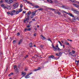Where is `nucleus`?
I'll return each mask as SVG.
<instances>
[{
  "mask_svg": "<svg viewBox=\"0 0 79 79\" xmlns=\"http://www.w3.org/2000/svg\"><path fill=\"white\" fill-rule=\"evenodd\" d=\"M57 50H59V51H61V50L60 49V48H57Z\"/></svg>",
  "mask_w": 79,
  "mask_h": 79,
  "instance_id": "39",
  "label": "nucleus"
},
{
  "mask_svg": "<svg viewBox=\"0 0 79 79\" xmlns=\"http://www.w3.org/2000/svg\"><path fill=\"white\" fill-rule=\"evenodd\" d=\"M40 69H41V68L39 67V68H38L37 69H38V70H40Z\"/></svg>",
  "mask_w": 79,
  "mask_h": 79,
  "instance_id": "45",
  "label": "nucleus"
},
{
  "mask_svg": "<svg viewBox=\"0 0 79 79\" xmlns=\"http://www.w3.org/2000/svg\"><path fill=\"white\" fill-rule=\"evenodd\" d=\"M68 15H70V16H71L72 17H73V18H74V16L73 15V14L71 13H69Z\"/></svg>",
  "mask_w": 79,
  "mask_h": 79,
  "instance_id": "6",
  "label": "nucleus"
},
{
  "mask_svg": "<svg viewBox=\"0 0 79 79\" xmlns=\"http://www.w3.org/2000/svg\"><path fill=\"white\" fill-rule=\"evenodd\" d=\"M26 74V72H23L22 73V76H23V77H24V76Z\"/></svg>",
  "mask_w": 79,
  "mask_h": 79,
  "instance_id": "5",
  "label": "nucleus"
},
{
  "mask_svg": "<svg viewBox=\"0 0 79 79\" xmlns=\"http://www.w3.org/2000/svg\"><path fill=\"white\" fill-rule=\"evenodd\" d=\"M38 10H39V11H40V10H43V9H42V8H40V9H38Z\"/></svg>",
  "mask_w": 79,
  "mask_h": 79,
  "instance_id": "21",
  "label": "nucleus"
},
{
  "mask_svg": "<svg viewBox=\"0 0 79 79\" xmlns=\"http://www.w3.org/2000/svg\"><path fill=\"white\" fill-rule=\"evenodd\" d=\"M12 12L13 13H15V10H13L12 11Z\"/></svg>",
  "mask_w": 79,
  "mask_h": 79,
  "instance_id": "58",
  "label": "nucleus"
},
{
  "mask_svg": "<svg viewBox=\"0 0 79 79\" xmlns=\"http://www.w3.org/2000/svg\"><path fill=\"white\" fill-rule=\"evenodd\" d=\"M13 6H14V9H15L16 8H17V7H16V5L15 4Z\"/></svg>",
  "mask_w": 79,
  "mask_h": 79,
  "instance_id": "17",
  "label": "nucleus"
},
{
  "mask_svg": "<svg viewBox=\"0 0 79 79\" xmlns=\"http://www.w3.org/2000/svg\"><path fill=\"white\" fill-rule=\"evenodd\" d=\"M57 14L58 15H61V13L60 12H57Z\"/></svg>",
  "mask_w": 79,
  "mask_h": 79,
  "instance_id": "34",
  "label": "nucleus"
},
{
  "mask_svg": "<svg viewBox=\"0 0 79 79\" xmlns=\"http://www.w3.org/2000/svg\"><path fill=\"white\" fill-rule=\"evenodd\" d=\"M47 1L49 3H53V2L52 1V0H47Z\"/></svg>",
  "mask_w": 79,
  "mask_h": 79,
  "instance_id": "10",
  "label": "nucleus"
},
{
  "mask_svg": "<svg viewBox=\"0 0 79 79\" xmlns=\"http://www.w3.org/2000/svg\"><path fill=\"white\" fill-rule=\"evenodd\" d=\"M30 77L29 76L27 75L26 77V78H29Z\"/></svg>",
  "mask_w": 79,
  "mask_h": 79,
  "instance_id": "25",
  "label": "nucleus"
},
{
  "mask_svg": "<svg viewBox=\"0 0 79 79\" xmlns=\"http://www.w3.org/2000/svg\"><path fill=\"white\" fill-rule=\"evenodd\" d=\"M35 57H36V58H37V57H38V56H37V55H35Z\"/></svg>",
  "mask_w": 79,
  "mask_h": 79,
  "instance_id": "54",
  "label": "nucleus"
},
{
  "mask_svg": "<svg viewBox=\"0 0 79 79\" xmlns=\"http://www.w3.org/2000/svg\"><path fill=\"white\" fill-rule=\"evenodd\" d=\"M16 43V40H14L13 41V44H15Z\"/></svg>",
  "mask_w": 79,
  "mask_h": 79,
  "instance_id": "35",
  "label": "nucleus"
},
{
  "mask_svg": "<svg viewBox=\"0 0 79 79\" xmlns=\"http://www.w3.org/2000/svg\"><path fill=\"white\" fill-rule=\"evenodd\" d=\"M23 11V9L21 8L20 9H19V13L20 12H21Z\"/></svg>",
  "mask_w": 79,
  "mask_h": 79,
  "instance_id": "16",
  "label": "nucleus"
},
{
  "mask_svg": "<svg viewBox=\"0 0 79 79\" xmlns=\"http://www.w3.org/2000/svg\"><path fill=\"white\" fill-rule=\"evenodd\" d=\"M16 13H17V14H18V13H19V10H17L16 12Z\"/></svg>",
  "mask_w": 79,
  "mask_h": 79,
  "instance_id": "30",
  "label": "nucleus"
},
{
  "mask_svg": "<svg viewBox=\"0 0 79 79\" xmlns=\"http://www.w3.org/2000/svg\"><path fill=\"white\" fill-rule=\"evenodd\" d=\"M76 13H77V14H79V11L77 10Z\"/></svg>",
  "mask_w": 79,
  "mask_h": 79,
  "instance_id": "24",
  "label": "nucleus"
},
{
  "mask_svg": "<svg viewBox=\"0 0 79 79\" xmlns=\"http://www.w3.org/2000/svg\"><path fill=\"white\" fill-rule=\"evenodd\" d=\"M76 13H77V14H79V11L77 10Z\"/></svg>",
  "mask_w": 79,
  "mask_h": 79,
  "instance_id": "23",
  "label": "nucleus"
},
{
  "mask_svg": "<svg viewBox=\"0 0 79 79\" xmlns=\"http://www.w3.org/2000/svg\"><path fill=\"white\" fill-rule=\"evenodd\" d=\"M54 48L55 50H54V51H56L57 50V48H56V47H54V48Z\"/></svg>",
  "mask_w": 79,
  "mask_h": 79,
  "instance_id": "15",
  "label": "nucleus"
},
{
  "mask_svg": "<svg viewBox=\"0 0 79 79\" xmlns=\"http://www.w3.org/2000/svg\"><path fill=\"white\" fill-rule=\"evenodd\" d=\"M62 11H63L64 13H66V14H68V13H67V12H66L65 11H64V10H62Z\"/></svg>",
  "mask_w": 79,
  "mask_h": 79,
  "instance_id": "20",
  "label": "nucleus"
},
{
  "mask_svg": "<svg viewBox=\"0 0 79 79\" xmlns=\"http://www.w3.org/2000/svg\"><path fill=\"white\" fill-rule=\"evenodd\" d=\"M58 42H59V43L60 44V46H62V44H61V42H60V41H58Z\"/></svg>",
  "mask_w": 79,
  "mask_h": 79,
  "instance_id": "27",
  "label": "nucleus"
},
{
  "mask_svg": "<svg viewBox=\"0 0 79 79\" xmlns=\"http://www.w3.org/2000/svg\"><path fill=\"white\" fill-rule=\"evenodd\" d=\"M72 10L74 12V13H76V11H77V10L75 9H72Z\"/></svg>",
  "mask_w": 79,
  "mask_h": 79,
  "instance_id": "7",
  "label": "nucleus"
},
{
  "mask_svg": "<svg viewBox=\"0 0 79 79\" xmlns=\"http://www.w3.org/2000/svg\"><path fill=\"white\" fill-rule=\"evenodd\" d=\"M25 71H27V69L25 68Z\"/></svg>",
  "mask_w": 79,
  "mask_h": 79,
  "instance_id": "63",
  "label": "nucleus"
},
{
  "mask_svg": "<svg viewBox=\"0 0 79 79\" xmlns=\"http://www.w3.org/2000/svg\"><path fill=\"white\" fill-rule=\"evenodd\" d=\"M32 74V72H31L30 73L28 74V75H30V74Z\"/></svg>",
  "mask_w": 79,
  "mask_h": 79,
  "instance_id": "49",
  "label": "nucleus"
},
{
  "mask_svg": "<svg viewBox=\"0 0 79 79\" xmlns=\"http://www.w3.org/2000/svg\"><path fill=\"white\" fill-rule=\"evenodd\" d=\"M26 13V11H23V13Z\"/></svg>",
  "mask_w": 79,
  "mask_h": 79,
  "instance_id": "57",
  "label": "nucleus"
},
{
  "mask_svg": "<svg viewBox=\"0 0 79 79\" xmlns=\"http://www.w3.org/2000/svg\"><path fill=\"white\" fill-rule=\"evenodd\" d=\"M53 57H54V56H53V55H52L50 56L49 57V58H53Z\"/></svg>",
  "mask_w": 79,
  "mask_h": 79,
  "instance_id": "12",
  "label": "nucleus"
},
{
  "mask_svg": "<svg viewBox=\"0 0 79 79\" xmlns=\"http://www.w3.org/2000/svg\"><path fill=\"white\" fill-rule=\"evenodd\" d=\"M32 21H31L30 22H29V24H31V23H32Z\"/></svg>",
  "mask_w": 79,
  "mask_h": 79,
  "instance_id": "56",
  "label": "nucleus"
},
{
  "mask_svg": "<svg viewBox=\"0 0 79 79\" xmlns=\"http://www.w3.org/2000/svg\"><path fill=\"white\" fill-rule=\"evenodd\" d=\"M10 15L11 16H13V15H14V14H13V13H11L10 14Z\"/></svg>",
  "mask_w": 79,
  "mask_h": 79,
  "instance_id": "46",
  "label": "nucleus"
},
{
  "mask_svg": "<svg viewBox=\"0 0 79 79\" xmlns=\"http://www.w3.org/2000/svg\"><path fill=\"white\" fill-rule=\"evenodd\" d=\"M38 71V69H35L33 70V71Z\"/></svg>",
  "mask_w": 79,
  "mask_h": 79,
  "instance_id": "38",
  "label": "nucleus"
},
{
  "mask_svg": "<svg viewBox=\"0 0 79 79\" xmlns=\"http://www.w3.org/2000/svg\"><path fill=\"white\" fill-rule=\"evenodd\" d=\"M59 54H60V55L61 56V55H62V53L61 52H59Z\"/></svg>",
  "mask_w": 79,
  "mask_h": 79,
  "instance_id": "43",
  "label": "nucleus"
},
{
  "mask_svg": "<svg viewBox=\"0 0 79 79\" xmlns=\"http://www.w3.org/2000/svg\"><path fill=\"white\" fill-rule=\"evenodd\" d=\"M23 6L22 5V4H21L20 5V8H22Z\"/></svg>",
  "mask_w": 79,
  "mask_h": 79,
  "instance_id": "44",
  "label": "nucleus"
},
{
  "mask_svg": "<svg viewBox=\"0 0 79 79\" xmlns=\"http://www.w3.org/2000/svg\"><path fill=\"white\" fill-rule=\"evenodd\" d=\"M10 3H13V0H10V1H9Z\"/></svg>",
  "mask_w": 79,
  "mask_h": 79,
  "instance_id": "22",
  "label": "nucleus"
},
{
  "mask_svg": "<svg viewBox=\"0 0 79 79\" xmlns=\"http://www.w3.org/2000/svg\"><path fill=\"white\" fill-rule=\"evenodd\" d=\"M76 19H79V18H78V16H77V17L76 18Z\"/></svg>",
  "mask_w": 79,
  "mask_h": 79,
  "instance_id": "52",
  "label": "nucleus"
},
{
  "mask_svg": "<svg viewBox=\"0 0 79 79\" xmlns=\"http://www.w3.org/2000/svg\"><path fill=\"white\" fill-rule=\"evenodd\" d=\"M32 21H35V19H32Z\"/></svg>",
  "mask_w": 79,
  "mask_h": 79,
  "instance_id": "55",
  "label": "nucleus"
},
{
  "mask_svg": "<svg viewBox=\"0 0 79 79\" xmlns=\"http://www.w3.org/2000/svg\"><path fill=\"white\" fill-rule=\"evenodd\" d=\"M31 27V25H28L27 26V27Z\"/></svg>",
  "mask_w": 79,
  "mask_h": 79,
  "instance_id": "37",
  "label": "nucleus"
},
{
  "mask_svg": "<svg viewBox=\"0 0 79 79\" xmlns=\"http://www.w3.org/2000/svg\"><path fill=\"white\" fill-rule=\"evenodd\" d=\"M14 68L15 69H16V66H14Z\"/></svg>",
  "mask_w": 79,
  "mask_h": 79,
  "instance_id": "42",
  "label": "nucleus"
},
{
  "mask_svg": "<svg viewBox=\"0 0 79 79\" xmlns=\"http://www.w3.org/2000/svg\"><path fill=\"white\" fill-rule=\"evenodd\" d=\"M23 0L24 2H25V3H26V2H27V1L26 0Z\"/></svg>",
  "mask_w": 79,
  "mask_h": 79,
  "instance_id": "40",
  "label": "nucleus"
},
{
  "mask_svg": "<svg viewBox=\"0 0 79 79\" xmlns=\"http://www.w3.org/2000/svg\"><path fill=\"white\" fill-rule=\"evenodd\" d=\"M28 57V55H27L25 57V58H27Z\"/></svg>",
  "mask_w": 79,
  "mask_h": 79,
  "instance_id": "48",
  "label": "nucleus"
},
{
  "mask_svg": "<svg viewBox=\"0 0 79 79\" xmlns=\"http://www.w3.org/2000/svg\"><path fill=\"white\" fill-rule=\"evenodd\" d=\"M27 19H28L27 18H25V19L23 21L24 23H26V21L27 22V23H28L29 22L28 21V20H27Z\"/></svg>",
  "mask_w": 79,
  "mask_h": 79,
  "instance_id": "2",
  "label": "nucleus"
},
{
  "mask_svg": "<svg viewBox=\"0 0 79 79\" xmlns=\"http://www.w3.org/2000/svg\"><path fill=\"white\" fill-rule=\"evenodd\" d=\"M17 36H19V35H20V34H19V33L18 32L17 33Z\"/></svg>",
  "mask_w": 79,
  "mask_h": 79,
  "instance_id": "31",
  "label": "nucleus"
},
{
  "mask_svg": "<svg viewBox=\"0 0 79 79\" xmlns=\"http://www.w3.org/2000/svg\"><path fill=\"white\" fill-rule=\"evenodd\" d=\"M56 47H57V48H58V44L56 45Z\"/></svg>",
  "mask_w": 79,
  "mask_h": 79,
  "instance_id": "59",
  "label": "nucleus"
},
{
  "mask_svg": "<svg viewBox=\"0 0 79 79\" xmlns=\"http://www.w3.org/2000/svg\"><path fill=\"white\" fill-rule=\"evenodd\" d=\"M31 11L28 12V13L26 14L27 16L28 17L27 19L28 20H29V17H30V16L31 15Z\"/></svg>",
  "mask_w": 79,
  "mask_h": 79,
  "instance_id": "1",
  "label": "nucleus"
},
{
  "mask_svg": "<svg viewBox=\"0 0 79 79\" xmlns=\"http://www.w3.org/2000/svg\"><path fill=\"white\" fill-rule=\"evenodd\" d=\"M61 7L62 8H66V6L64 5H63Z\"/></svg>",
  "mask_w": 79,
  "mask_h": 79,
  "instance_id": "19",
  "label": "nucleus"
},
{
  "mask_svg": "<svg viewBox=\"0 0 79 79\" xmlns=\"http://www.w3.org/2000/svg\"><path fill=\"white\" fill-rule=\"evenodd\" d=\"M14 73H10V75H13V74H14Z\"/></svg>",
  "mask_w": 79,
  "mask_h": 79,
  "instance_id": "51",
  "label": "nucleus"
},
{
  "mask_svg": "<svg viewBox=\"0 0 79 79\" xmlns=\"http://www.w3.org/2000/svg\"><path fill=\"white\" fill-rule=\"evenodd\" d=\"M75 63L77 65H78V63L77 62V61H76V60H75Z\"/></svg>",
  "mask_w": 79,
  "mask_h": 79,
  "instance_id": "32",
  "label": "nucleus"
},
{
  "mask_svg": "<svg viewBox=\"0 0 79 79\" xmlns=\"http://www.w3.org/2000/svg\"><path fill=\"white\" fill-rule=\"evenodd\" d=\"M41 36L43 37V38H42L43 40H45V39H46V38H45V37L43 36V35H41Z\"/></svg>",
  "mask_w": 79,
  "mask_h": 79,
  "instance_id": "18",
  "label": "nucleus"
},
{
  "mask_svg": "<svg viewBox=\"0 0 79 79\" xmlns=\"http://www.w3.org/2000/svg\"><path fill=\"white\" fill-rule=\"evenodd\" d=\"M69 0L72 2H74V0Z\"/></svg>",
  "mask_w": 79,
  "mask_h": 79,
  "instance_id": "41",
  "label": "nucleus"
},
{
  "mask_svg": "<svg viewBox=\"0 0 79 79\" xmlns=\"http://www.w3.org/2000/svg\"><path fill=\"white\" fill-rule=\"evenodd\" d=\"M56 56H59L60 55H58V53H56Z\"/></svg>",
  "mask_w": 79,
  "mask_h": 79,
  "instance_id": "47",
  "label": "nucleus"
},
{
  "mask_svg": "<svg viewBox=\"0 0 79 79\" xmlns=\"http://www.w3.org/2000/svg\"><path fill=\"white\" fill-rule=\"evenodd\" d=\"M4 9H5V8H6V6H4Z\"/></svg>",
  "mask_w": 79,
  "mask_h": 79,
  "instance_id": "62",
  "label": "nucleus"
},
{
  "mask_svg": "<svg viewBox=\"0 0 79 79\" xmlns=\"http://www.w3.org/2000/svg\"><path fill=\"white\" fill-rule=\"evenodd\" d=\"M34 7L35 8H40V7H39V6L37 5H35Z\"/></svg>",
  "mask_w": 79,
  "mask_h": 79,
  "instance_id": "4",
  "label": "nucleus"
},
{
  "mask_svg": "<svg viewBox=\"0 0 79 79\" xmlns=\"http://www.w3.org/2000/svg\"><path fill=\"white\" fill-rule=\"evenodd\" d=\"M44 47V45H41L40 46V48H43V47Z\"/></svg>",
  "mask_w": 79,
  "mask_h": 79,
  "instance_id": "13",
  "label": "nucleus"
},
{
  "mask_svg": "<svg viewBox=\"0 0 79 79\" xmlns=\"http://www.w3.org/2000/svg\"><path fill=\"white\" fill-rule=\"evenodd\" d=\"M1 6L2 7H3V6H5V4H1Z\"/></svg>",
  "mask_w": 79,
  "mask_h": 79,
  "instance_id": "33",
  "label": "nucleus"
},
{
  "mask_svg": "<svg viewBox=\"0 0 79 79\" xmlns=\"http://www.w3.org/2000/svg\"><path fill=\"white\" fill-rule=\"evenodd\" d=\"M30 18L31 19H32L33 18H34V16H33V15H31L30 16Z\"/></svg>",
  "mask_w": 79,
  "mask_h": 79,
  "instance_id": "29",
  "label": "nucleus"
},
{
  "mask_svg": "<svg viewBox=\"0 0 79 79\" xmlns=\"http://www.w3.org/2000/svg\"><path fill=\"white\" fill-rule=\"evenodd\" d=\"M6 2L7 3H8V2H10V0H6Z\"/></svg>",
  "mask_w": 79,
  "mask_h": 79,
  "instance_id": "26",
  "label": "nucleus"
},
{
  "mask_svg": "<svg viewBox=\"0 0 79 79\" xmlns=\"http://www.w3.org/2000/svg\"><path fill=\"white\" fill-rule=\"evenodd\" d=\"M37 11V10H35L32 12V15L34 16L36 14V12Z\"/></svg>",
  "mask_w": 79,
  "mask_h": 79,
  "instance_id": "3",
  "label": "nucleus"
},
{
  "mask_svg": "<svg viewBox=\"0 0 79 79\" xmlns=\"http://www.w3.org/2000/svg\"><path fill=\"white\" fill-rule=\"evenodd\" d=\"M15 5L16 8H18V7L19 6V5H18V2L17 3H15Z\"/></svg>",
  "mask_w": 79,
  "mask_h": 79,
  "instance_id": "11",
  "label": "nucleus"
},
{
  "mask_svg": "<svg viewBox=\"0 0 79 79\" xmlns=\"http://www.w3.org/2000/svg\"><path fill=\"white\" fill-rule=\"evenodd\" d=\"M65 44V45H69V44L66 41L64 42Z\"/></svg>",
  "mask_w": 79,
  "mask_h": 79,
  "instance_id": "14",
  "label": "nucleus"
},
{
  "mask_svg": "<svg viewBox=\"0 0 79 79\" xmlns=\"http://www.w3.org/2000/svg\"><path fill=\"white\" fill-rule=\"evenodd\" d=\"M31 28L30 27L27 29V31H31Z\"/></svg>",
  "mask_w": 79,
  "mask_h": 79,
  "instance_id": "28",
  "label": "nucleus"
},
{
  "mask_svg": "<svg viewBox=\"0 0 79 79\" xmlns=\"http://www.w3.org/2000/svg\"><path fill=\"white\" fill-rule=\"evenodd\" d=\"M61 42L62 43V44H63L64 43V42L63 41V40L61 41Z\"/></svg>",
  "mask_w": 79,
  "mask_h": 79,
  "instance_id": "64",
  "label": "nucleus"
},
{
  "mask_svg": "<svg viewBox=\"0 0 79 79\" xmlns=\"http://www.w3.org/2000/svg\"><path fill=\"white\" fill-rule=\"evenodd\" d=\"M52 47L53 48L55 47V46H54V45L53 44L52 45Z\"/></svg>",
  "mask_w": 79,
  "mask_h": 79,
  "instance_id": "60",
  "label": "nucleus"
},
{
  "mask_svg": "<svg viewBox=\"0 0 79 79\" xmlns=\"http://www.w3.org/2000/svg\"><path fill=\"white\" fill-rule=\"evenodd\" d=\"M72 52L74 54V53H75V51H73Z\"/></svg>",
  "mask_w": 79,
  "mask_h": 79,
  "instance_id": "50",
  "label": "nucleus"
},
{
  "mask_svg": "<svg viewBox=\"0 0 79 79\" xmlns=\"http://www.w3.org/2000/svg\"><path fill=\"white\" fill-rule=\"evenodd\" d=\"M36 35H37V34H36V33H35L34 34V36H36Z\"/></svg>",
  "mask_w": 79,
  "mask_h": 79,
  "instance_id": "53",
  "label": "nucleus"
},
{
  "mask_svg": "<svg viewBox=\"0 0 79 79\" xmlns=\"http://www.w3.org/2000/svg\"><path fill=\"white\" fill-rule=\"evenodd\" d=\"M48 40L49 41H50V42H52V41L50 40Z\"/></svg>",
  "mask_w": 79,
  "mask_h": 79,
  "instance_id": "61",
  "label": "nucleus"
},
{
  "mask_svg": "<svg viewBox=\"0 0 79 79\" xmlns=\"http://www.w3.org/2000/svg\"><path fill=\"white\" fill-rule=\"evenodd\" d=\"M22 42H23V40H20L19 43H18V45H20V44L22 43Z\"/></svg>",
  "mask_w": 79,
  "mask_h": 79,
  "instance_id": "8",
  "label": "nucleus"
},
{
  "mask_svg": "<svg viewBox=\"0 0 79 79\" xmlns=\"http://www.w3.org/2000/svg\"><path fill=\"white\" fill-rule=\"evenodd\" d=\"M3 0L1 1L0 2V3H1V4H2V3H3Z\"/></svg>",
  "mask_w": 79,
  "mask_h": 79,
  "instance_id": "36",
  "label": "nucleus"
},
{
  "mask_svg": "<svg viewBox=\"0 0 79 79\" xmlns=\"http://www.w3.org/2000/svg\"><path fill=\"white\" fill-rule=\"evenodd\" d=\"M29 45L30 47L32 48V43H30L29 44Z\"/></svg>",
  "mask_w": 79,
  "mask_h": 79,
  "instance_id": "9",
  "label": "nucleus"
}]
</instances>
